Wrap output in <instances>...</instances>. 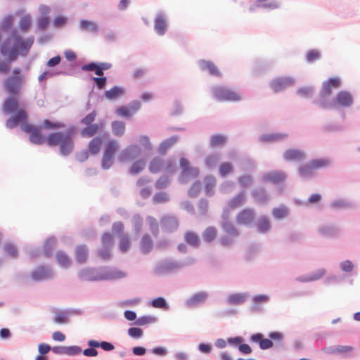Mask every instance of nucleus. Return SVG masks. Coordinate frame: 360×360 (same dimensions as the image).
<instances>
[{
	"instance_id": "nucleus-14",
	"label": "nucleus",
	"mask_w": 360,
	"mask_h": 360,
	"mask_svg": "<svg viewBox=\"0 0 360 360\" xmlns=\"http://www.w3.org/2000/svg\"><path fill=\"white\" fill-rule=\"evenodd\" d=\"M141 108L140 102L135 101L130 103L128 105L121 106L117 108V115L124 117H131Z\"/></svg>"
},
{
	"instance_id": "nucleus-57",
	"label": "nucleus",
	"mask_w": 360,
	"mask_h": 360,
	"mask_svg": "<svg viewBox=\"0 0 360 360\" xmlns=\"http://www.w3.org/2000/svg\"><path fill=\"white\" fill-rule=\"evenodd\" d=\"M228 301L230 304H238L245 302V297L240 294H234L229 297Z\"/></svg>"
},
{
	"instance_id": "nucleus-20",
	"label": "nucleus",
	"mask_w": 360,
	"mask_h": 360,
	"mask_svg": "<svg viewBox=\"0 0 360 360\" xmlns=\"http://www.w3.org/2000/svg\"><path fill=\"white\" fill-rule=\"evenodd\" d=\"M325 273L326 270L324 269H319L309 274L299 276L296 278V280L302 283L314 281L320 279L325 274Z\"/></svg>"
},
{
	"instance_id": "nucleus-18",
	"label": "nucleus",
	"mask_w": 360,
	"mask_h": 360,
	"mask_svg": "<svg viewBox=\"0 0 360 360\" xmlns=\"http://www.w3.org/2000/svg\"><path fill=\"white\" fill-rule=\"evenodd\" d=\"M286 178V175L283 172L269 171L264 173L262 176V181L264 182H271L278 184L283 182Z\"/></svg>"
},
{
	"instance_id": "nucleus-24",
	"label": "nucleus",
	"mask_w": 360,
	"mask_h": 360,
	"mask_svg": "<svg viewBox=\"0 0 360 360\" xmlns=\"http://www.w3.org/2000/svg\"><path fill=\"white\" fill-rule=\"evenodd\" d=\"M200 68L202 70H207L212 75L219 77L221 76L220 71L214 63L208 60H201L200 62Z\"/></svg>"
},
{
	"instance_id": "nucleus-43",
	"label": "nucleus",
	"mask_w": 360,
	"mask_h": 360,
	"mask_svg": "<svg viewBox=\"0 0 360 360\" xmlns=\"http://www.w3.org/2000/svg\"><path fill=\"white\" fill-rule=\"evenodd\" d=\"M245 200V196L244 193H240L238 195L233 198L229 203V207L231 209H236L240 207Z\"/></svg>"
},
{
	"instance_id": "nucleus-41",
	"label": "nucleus",
	"mask_w": 360,
	"mask_h": 360,
	"mask_svg": "<svg viewBox=\"0 0 360 360\" xmlns=\"http://www.w3.org/2000/svg\"><path fill=\"white\" fill-rule=\"evenodd\" d=\"M42 127L46 129L53 130L65 127V124L60 122H51L49 120H44L42 122Z\"/></svg>"
},
{
	"instance_id": "nucleus-1",
	"label": "nucleus",
	"mask_w": 360,
	"mask_h": 360,
	"mask_svg": "<svg viewBox=\"0 0 360 360\" xmlns=\"http://www.w3.org/2000/svg\"><path fill=\"white\" fill-rule=\"evenodd\" d=\"M34 39L32 37L23 39L15 33L4 41L0 46V51L3 56L7 57L8 61H15L19 54L26 56L30 49Z\"/></svg>"
},
{
	"instance_id": "nucleus-17",
	"label": "nucleus",
	"mask_w": 360,
	"mask_h": 360,
	"mask_svg": "<svg viewBox=\"0 0 360 360\" xmlns=\"http://www.w3.org/2000/svg\"><path fill=\"white\" fill-rule=\"evenodd\" d=\"M252 196L255 202L261 205H266L270 200V197L265 188L260 186L252 191Z\"/></svg>"
},
{
	"instance_id": "nucleus-26",
	"label": "nucleus",
	"mask_w": 360,
	"mask_h": 360,
	"mask_svg": "<svg viewBox=\"0 0 360 360\" xmlns=\"http://www.w3.org/2000/svg\"><path fill=\"white\" fill-rule=\"evenodd\" d=\"M86 127L81 130V135L84 138L93 137L101 129L102 125L98 124H94L86 125Z\"/></svg>"
},
{
	"instance_id": "nucleus-52",
	"label": "nucleus",
	"mask_w": 360,
	"mask_h": 360,
	"mask_svg": "<svg viewBox=\"0 0 360 360\" xmlns=\"http://www.w3.org/2000/svg\"><path fill=\"white\" fill-rule=\"evenodd\" d=\"M232 170L233 167L229 162H224L221 164L219 167V174L222 176H225L231 174Z\"/></svg>"
},
{
	"instance_id": "nucleus-63",
	"label": "nucleus",
	"mask_w": 360,
	"mask_h": 360,
	"mask_svg": "<svg viewBox=\"0 0 360 360\" xmlns=\"http://www.w3.org/2000/svg\"><path fill=\"white\" fill-rule=\"evenodd\" d=\"M156 319L152 316H142L138 319L136 323L140 326L148 325L155 321Z\"/></svg>"
},
{
	"instance_id": "nucleus-5",
	"label": "nucleus",
	"mask_w": 360,
	"mask_h": 360,
	"mask_svg": "<svg viewBox=\"0 0 360 360\" xmlns=\"http://www.w3.org/2000/svg\"><path fill=\"white\" fill-rule=\"evenodd\" d=\"M124 276V272L117 269L98 271L92 269H85L79 274V276L82 281H91L117 279L123 278Z\"/></svg>"
},
{
	"instance_id": "nucleus-31",
	"label": "nucleus",
	"mask_w": 360,
	"mask_h": 360,
	"mask_svg": "<svg viewBox=\"0 0 360 360\" xmlns=\"http://www.w3.org/2000/svg\"><path fill=\"white\" fill-rule=\"evenodd\" d=\"M285 160H300L304 158V153L297 149H287L283 153Z\"/></svg>"
},
{
	"instance_id": "nucleus-27",
	"label": "nucleus",
	"mask_w": 360,
	"mask_h": 360,
	"mask_svg": "<svg viewBox=\"0 0 360 360\" xmlns=\"http://www.w3.org/2000/svg\"><path fill=\"white\" fill-rule=\"evenodd\" d=\"M319 233L324 237H335L339 233V229L333 225H326L319 229Z\"/></svg>"
},
{
	"instance_id": "nucleus-21",
	"label": "nucleus",
	"mask_w": 360,
	"mask_h": 360,
	"mask_svg": "<svg viewBox=\"0 0 360 360\" xmlns=\"http://www.w3.org/2000/svg\"><path fill=\"white\" fill-rule=\"evenodd\" d=\"M288 136L285 133H271L264 134L259 137V141L262 142H277Z\"/></svg>"
},
{
	"instance_id": "nucleus-45",
	"label": "nucleus",
	"mask_w": 360,
	"mask_h": 360,
	"mask_svg": "<svg viewBox=\"0 0 360 360\" xmlns=\"http://www.w3.org/2000/svg\"><path fill=\"white\" fill-rule=\"evenodd\" d=\"M79 26L82 30L91 32H96L98 30L97 25L91 21L82 20L79 23Z\"/></svg>"
},
{
	"instance_id": "nucleus-15",
	"label": "nucleus",
	"mask_w": 360,
	"mask_h": 360,
	"mask_svg": "<svg viewBox=\"0 0 360 360\" xmlns=\"http://www.w3.org/2000/svg\"><path fill=\"white\" fill-rule=\"evenodd\" d=\"M294 79L290 77H278L271 80L269 83L270 87L274 92L277 93L283 91L286 87L292 85Z\"/></svg>"
},
{
	"instance_id": "nucleus-50",
	"label": "nucleus",
	"mask_w": 360,
	"mask_h": 360,
	"mask_svg": "<svg viewBox=\"0 0 360 360\" xmlns=\"http://www.w3.org/2000/svg\"><path fill=\"white\" fill-rule=\"evenodd\" d=\"M330 206L331 207L335 209H342L346 207H350L352 206V204L344 199H338L332 201L330 202Z\"/></svg>"
},
{
	"instance_id": "nucleus-4",
	"label": "nucleus",
	"mask_w": 360,
	"mask_h": 360,
	"mask_svg": "<svg viewBox=\"0 0 360 360\" xmlns=\"http://www.w3.org/2000/svg\"><path fill=\"white\" fill-rule=\"evenodd\" d=\"M74 133L73 128H69L65 131L51 133L46 137V143L51 147L58 146L61 155H68L74 148Z\"/></svg>"
},
{
	"instance_id": "nucleus-34",
	"label": "nucleus",
	"mask_w": 360,
	"mask_h": 360,
	"mask_svg": "<svg viewBox=\"0 0 360 360\" xmlns=\"http://www.w3.org/2000/svg\"><path fill=\"white\" fill-rule=\"evenodd\" d=\"M124 93L123 88L113 86L105 92V96L108 99L112 100L120 97Z\"/></svg>"
},
{
	"instance_id": "nucleus-8",
	"label": "nucleus",
	"mask_w": 360,
	"mask_h": 360,
	"mask_svg": "<svg viewBox=\"0 0 360 360\" xmlns=\"http://www.w3.org/2000/svg\"><path fill=\"white\" fill-rule=\"evenodd\" d=\"M112 230L114 233L119 236V248L123 253L127 252L131 247V241L130 236L124 233V226L122 222L117 221L112 224Z\"/></svg>"
},
{
	"instance_id": "nucleus-10",
	"label": "nucleus",
	"mask_w": 360,
	"mask_h": 360,
	"mask_svg": "<svg viewBox=\"0 0 360 360\" xmlns=\"http://www.w3.org/2000/svg\"><path fill=\"white\" fill-rule=\"evenodd\" d=\"M21 129L26 133H30V141L34 144L41 145L46 142V137H44L38 127H36L27 121L21 124Z\"/></svg>"
},
{
	"instance_id": "nucleus-36",
	"label": "nucleus",
	"mask_w": 360,
	"mask_h": 360,
	"mask_svg": "<svg viewBox=\"0 0 360 360\" xmlns=\"http://www.w3.org/2000/svg\"><path fill=\"white\" fill-rule=\"evenodd\" d=\"M257 1L259 4V5H258V6L262 8L266 9V10L271 11V10L277 9L280 7V4L276 0H272L269 2H267L269 0H257Z\"/></svg>"
},
{
	"instance_id": "nucleus-53",
	"label": "nucleus",
	"mask_w": 360,
	"mask_h": 360,
	"mask_svg": "<svg viewBox=\"0 0 360 360\" xmlns=\"http://www.w3.org/2000/svg\"><path fill=\"white\" fill-rule=\"evenodd\" d=\"M113 243V237L110 233H104L101 237V244L103 247L111 248Z\"/></svg>"
},
{
	"instance_id": "nucleus-29",
	"label": "nucleus",
	"mask_w": 360,
	"mask_h": 360,
	"mask_svg": "<svg viewBox=\"0 0 360 360\" xmlns=\"http://www.w3.org/2000/svg\"><path fill=\"white\" fill-rule=\"evenodd\" d=\"M56 261L58 265L65 269L68 268L72 263L70 257L63 251L57 252L56 255Z\"/></svg>"
},
{
	"instance_id": "nucleus-32",
	"label": "nucleus",
	"mask_w": 360,
	"mask_h": 360,
	"mask_svg": "<svg viewBox=\"0 0 360 360\" xmlns=\"http://www.w3.org/2000/svg\"><path fill=\"white\" fill-rule=\"evenodd\" d=\"M155 30L160 35H163L166 32L167 23L162 15H158L155 18Z\"/></svg>"
},
{
	"instance_id": "nucleus-6",
	"label": "nucleus",
	"mask_w": 360,
	"mask_h": 360,
	"mask_svg": "<svg viewBox=\"0 0 360 360\" xmlns=\"http://www.w3.org/2000/svg\"><path fill=\"white\" fill-rule=\"evenodd\" d=\"M141 146L131 145L123 150L119 155L120 161H127L139 156L143 150L150 151L152 149L151 143L147 136L140 137Z\"/></svg>"
},
{
	"instance_id": "nucleus-13",
	"label": "nucleus",
	"mask_w": 360,
	"mask_h": 360,
	"mask_svg": "<svg viewBox=\"0 0 360 360\" xmlns=\"http://www.w3.org/2000/svg\"><path fill=\"white\" fill-rule=\"evenodd\" d=\"M335 109L338 107L349 108L354 103V98L352 94L347 90H341L337 93L334 97Z\"/></svg>"
},
{
	"instance_id": "nucleus-49",
	"label": "nucleus",
	"mask_w": 360,
	"mask_h": 360,
	"mask_svg": "<svg viewBox=\"0 0 360 360\" xmlns=\"http://www.w3.org/2000/svg\"><path fill=\"white\" fill-rule=\"evenodd\" d=\"M226 138L220 134L214 135L211 138V146L213 147L221 146L226 143Z\"/></svg>"
},
{
	"instance_id": "nucleus-56",
	"label": "nucleus",
	"mask_w": 360,
	"mask_h": 360,
	"mask_svg": "<svg viewBox=\"0 0 360 360\" xmlns=\"http://www.w3.org/2000/svg\"><path fill=\"white\" fill-rule=\"evenodd\" d=\"M31 18L30 15H25L21 18L20 20V27L23 31H27L29 30L31 25Z\"/></svg>"
},
{
	"instance_id": "nucleus-42",
	"label": "nucleus",
	"mask_w": 360,
	"mask_h": 360,
	"mask_svg": "<svg viewBox=\"0 0 360 360\" xmlns=\"http://www.w3.org/2000/svg\"><path fill=\"white\" fill-rule=\"evenodd\" d=\"M321 130L326 133L340 132L344 130V127L339 124L330 123L323 126Z\"/></svg>"
},
{
	"instance_id": "nucleus-12",
	"label": "nucleus",
	"mask_w": 360,
	"mask_h": 360,
	"mask_svg": "<svg viewBox=\"0 0 360 360\" xmlns=\"http://www.w3.org/2000/svg\"><path fill=\"white\" fill-rule=\"evenodd\" d=\"M213 94L214 97L219 101H237L240 99L238 93L224 86L214 88Z\"/></svg>"
},
{
	"instance_id": "nucleus-58",
	"label": "nucleus",
	"mask_w": 360,
	"mask_h": 360,
	"mask_svg": "<svg viewBox=\"0 0 360 360\" xmlns=\"http://www.w3.org/2000/svg\"><path fill=\"white\" fill-rule=\"evenodd\" d=\"M145 162L143 160L137 161L133 164L130 169V172L134 174H138L143 170Z\"/></svg>"
},
{
	"instance_id": "nucleus-25",
	"label": "nucleus",
	"mask_w": 360,
	"mask_h": 360,
	"mask_svg": "<svg viewBox=\"0 0 360 360\" xmlns=\"http://www.w3.org/2000/svg\"><path fill=\"white\" fill-rule=\"evenodd\" d=\"M51 276V270L45 266H39V268L35 269L32 274V278L37 281L48 278Z\"/></svg>"
},
{
	"instance_id": "nucleus-22",
	"label": "nucleus",
	"mask_w": 360,
	"mask_h": 360,
	"mask_svg": "<svg viewBox=\"0 0 360 360\" xmlns=\"http://www.w3.org/2000/svg\"><path fill=\"white\" fill-rule=\"evenodd\" d=\"M102 146L103 139L99 136L94 137L89 143L88 152L93 155H97L100 152Z\"/></svg>"
},
{
	"instance_id": "nucleus-54",
	"label": "nucleus",
	"mask_w": 360,
	"mask_h": 360,
	"mask_svg": "<svg viewBox=\"0 0 360 360\" xmlns=\"http://www.w3.org/2000/svg\"><path fill=\"white\" fill-rule=\"evenodd\" d=\"M162 166V162L158 158L153 159L149 166V169L153 173H156L160 170Z\"/></svg>"
},
{
	"instance_id": "nucleus-11",
	"label": "nucleus",
	"mask_w": 360,
	"mask_h": 360,
	"mask_svg": "<svg viewBox=\"0 0 360 360\" xmlns=\"http://www.w3.org/2000/svg\"><path fill=\"white\" fill-rule=\"evenodd\" d=\"M323 352L329 355H340L344 358H349L352 356L354 348L349 345H333L325 347Z\"/></svg>"
},
{
	"instance_id": "nucleus-30",
	"label": "nucleus",
	"mask_w": 360,
	"mask_h": 360,
	"mask_svg": "<svg viewBox=\"0 0 360 360\" xmlns=\"http://www.w3.org/2000/svg\"><path fill=\"white\" fill-rule=\"evenodd\" d=\"M268 337L272 341L274 340L276 342V345H275L276 349H278V348L284 349V347H285L284 343H283L284 335L283 333L279 332V331H272L268 334Z\"/></svg>"
},
{
	"instance_id": "nucleus-48",
	"label": "nucleus",
	"mask_w": 360,
	"mask_h": 360,
	"mask_svg": "<svg viewBox=\"0 0 360 360\" xmlns=\"http://www.w3.org/2000/svg\"><path fill=\"white\" fill-rule=\"evenodd\" d=\"M272 213L275 218L281 219L287 216L288 209L285 206L282 205L281 207L274 208Z\"/></svg>"
},
{
	"instance_id": "nucleus-62",
	"label": "nucleus",
	"mask_w": 360,
	"mask_h": 360,
	"mask_svg": "<svg viewBox=\"0 0 360 360\" xmlns=\"http://www.w3.org/2000/svg\"><path fill=\"white\" fill-rule=\"evenodd\" d=\"M4 250L6 253L13 258L16 257L18 255L17 248L12 244H6L4 247Z\"/></svg>"
},
{
	"instance_id": "nucleus-55",
	"label": "nucleus",
	"mask_w": 360,
	"mask_h": 360,
	"mask_svg": "<svg viewBox=\"0 0 360 360\" xmlns=\"http://www.w3.org/2000/svg\"><path fill=\"white\" fill-rule=\"evenodd\" d=\"M176 137H172L164 141L160 146V150H161V152L165 153L166 150L170 148L172 146H173L176 142Z\"/></svg>"
},
{
	"instance_id": "nucleus-47",
	"label": "nucleus",
	"mask_w": 360,
	"mask_h": 360,
	"mask_svg": "<svg viewBox=\"0 0 360 360\" xmlns=\"http://www.w3.org/2000/svg\"><path fill=\"white\" fill-rule=\"evenodd\" d=\"M309 162H311L312 167H314V169L321 167H326L330 164L329 160L325 158L312 159Z\"/></svg>"
},
{
	"instance_id": "nucleus-23",
	"label": "nucleus",
	"mask_w": 360,
	"mask_h": 360,
	"mask_svg": "<svg viewBox=\"0 0 360 360\" xmlns=\"http://www.w3.org/2000/svg\"><path fill=\"white\" fill-rule=\"evenodd\" d=\"M257 231L260 233H268L271 228L270 221L266 216L260 217L256 224Z\"/></svg>"
},
{
	"instance_id": "nucleus-9",
	"label": "nucleus",
	"mask_w": 360,
	"mask_h": 360,
	"mask_svg": "<svg viewBox=\"0 0 360 360\" xmlns=\"http://www.w3.org/2000/svg\"><path fill=\"white\" fill-rule=\"evenodd\" d=\"M118 148L119 143L115 140H110L105 144L102 158V167L103 169H108L112 165L113 157Z\"/></svg>"
},
{
	"instance_id": "nucleus-39",
	"label": "nucleus",
	"mask_w": 360,
	"mask_h": 360,
	"mask_svg": "<svg viewBox=\"0 0 360 360\" xmlns=\"http://www.w3.org/2000/svg\"><path fill=\"white\" fill-rule=\"evenodd\" d=\"M54 323L64 324L68 322V312L66 311H58L55 313L53 317Z\"/></svg>"
},
{
	"instance_id": "nucleus-28",
	"label": "nucleus",
	"mask_w": 360,
	"mask_h": 360,
	"mask_svg": "<svg viewBox=\"0 0 360 360\" xmlns=\"http://www.w3.org/2000/svg\"><path fill=\"white\" fill-rule=\"evenodd\" d=\"M207 298V293L205 292H200L194 294L186 302L187 304L193 307L203 303Z\"/></svg>"
},
{
	"instance_id": "nucleus-60",
	"label": "nucleus",
	"mask_w": 360,
	"mask_h": 360,
	"mask_svg": "<svg viewBox=\"0 0 360 360\" xmlns=\"http://www.w3.org/2000/svg\"><path fill=\"white\" fill-rule=\"evenodd\" d=\"M201 190V184L200 181L195 182L188 190V195L191 197H195Z\"/></svg>"
},
{
	"instance_id": "nucleus-2",
	"label": "nucleus",
	"mask_w": 360,
	"mask_h": 360,
	"mask_svg": "<svg viewBox=\"0 0 360 360\" xmlns=\"http://www.w3.org/2000/svg\"><path fill=\"white\" fill-rule=\"evenodd\" d=\"M341 85V79L338 77H333L324 81L318 97L313 100L312 103L324 110L335 109L334 97L330 98V96L332 94L333 88L338 89Z\"/></svg>"
},
{
	"instance_id": "nucleus-35",
	"label": "nucleus",
	"mask_w": 360,
	"mask_h": 360,
	"mask_svg": "<svg viewBox=\"0 0 360 360\" xmlns=\"http://www.w3.org/2000/svg\"><path fill=\"white\" fill-rule=\"evenodd\" d=\"M314 92L315 88L313 86H302L297 90V94L305 98H311Z\"/></svg>"
},
{
	"instance_id": "nucleus-33",
	"label": "nucleus",
	"mask_w": 360,
	"mask_h": 360,
	"mask_svg": "<svg viewBox=\"0 0 360 360\" xmlns=\"http://www.w3.org/2000/svg\"><path fill=\"white\" fill-rule=\"evenodd\" d=\"M153 248V241L151 238L148 234H145L142 236L140 241V248L141 251L147 254Z\"/></svg>"
},
{
	"instance_id": "nucleus-3",
	"label": "nucleus",
	"mask_w": 360,
	"mask_h": 360,
	"mask_svg": "<svg viewBox=\"0 0 360 360\" xmlns=\"http://www.w3.org/2000/svg\"><path fill=\"white\" fill-rule=\"evenodd\" d=\"M3 110L6 114L14 115L6 122L8 129H13L27 120V113L24 108H20V102L16 97L10 96L4 102Z\"/></svg>"
},
{
	"instance_id": "nucleus-61",
	"label": "nucleus",
	"mask_w": 360,
	"mask_h": 360,
	"mask_svg": "<svg viewBox=\"0 0 360 360\" xmlns=\"http://www.w3.org/2000/svg\"><path fill=\"white\" fill-rule=\"evenodd\" d=\"M96 117V112L95 110H94L91 113L88 114L85 117H84L81 120V123L85 125L94 124L93 122H94Z\"/></svg>"
},
{
	"instance_id": "nucleus-38",
	"label": "nucleus",
	"mask_w": 360,
	"mask_h": 360,
	"mask_svg": "<svg viewBox=\"0 0 360 360\" xmlns=\"http://www.w3.org/2000/svg\"><path fill=\"white\" fill-rule=\"evenodd\" d=\"M314 167L310 162H309L305 165L300 166L298 169V174L300 177L306 178L309 177L313 174Z\"/></svg>"
},
{
	"instance_id": "nucleus-7",
	"label": "nucleus",
	"mask_w": 360,
	"mask_h": 360,
	"mask_svg": "<svg viewBox=\"0 0 360 360\" xmlns=\"http://www.w3.org/2000/svg\"><path fill=\"white\" fill-rule=\"evenodd\" d=\"M20 73V69L15 68L13 71V75L5 80L4 87L9 94L17 95L20 93L23 81V76Z\"/></svg>"
},
{
	"instance_id": "nucleus-64",
	"label": "nucleus",
	"mask_w": 360,
	"mask_h": 360,
	"mask_svg": "<svg viewBox=\"0 0 360 360\" xmlns=\"http://www.w3.org/2000/svg\"><path fill=\"white\" fill-rule=\"evenodd\" d=\"M169 200V196L166 193H156L153 197V201L155 203L165 202Z\"/></svg>"
},
{
	"instance_id": "nucleus-19",
	"label": "nucleus",
	"mask_w": 360,
	"mask_h": 360,
	"mask_svg": "<svg viewBox=\"0 0 360 360\" xmlns=\"http://www.w3.org/2000/svg\"><path fill=\"white\" fill-rule=\"evenodd\" d=\"M75 257L78 264H84L89 257L88 248L85 245H77L75 250Z\"/></svg>"
},
{
	"instance_id": "nucleus-16",
	"label": "nucleus",
	"mask_w": 360,
	"mask_h": 360,
	"mask_svg": "<svg viewBox=\"0 0 360 360\" xmlns=\"http://www.w3.org/2000/svg\"><path fill=\"white\" fill-rule=\"evenodd\" d=\"M252 342L258 344L262 350H266L274 347V342L269 338H265L261 333L252 334L250 337Z\"/></svg>"
},
{
	"instance_id": "nucleus-40",
	"label": "nucleus",
	"mask_w": 360,
	"mask_h": 360,
	"mask_svg": "<svg viewBox=\"0 0 360 360\" xmlns=\"http://www.w3.org/2000/svg\"><path fill=\"white\" fill-rule=\"evenodd\" d=\"M217 229L213 226L207 228L202 233L204 240L208 243H210L213 240H214V238L217 237Z\"/></svg>"
},
{
	"instance_id": "nucleus-37",
	"label": "nucleus",
	"mask_w": 360,
	"mask_h": 360,
	"mask_svg": "<svg viewBox=\"0 0 360 360\" xmlns=\"http://www.w3.org/2000/svg\"><path fill=\"white\" fill-rule=\"evenodd\" d=\"M112 131L116 136H122L125 132V124L121 121H114L112 122Z\"/></svg>"
},
{
	"instance_id": "nucleus-44",
	"label": "nucleus",
	"mask_w": 360,
	"mask_h": 360,
	"mask_svg": "<svg viewBox=\"0 0 360 360\" xmlns=\"http://www.w3.org/2000/svg\"><path fill=\"white\" fill-rule=\"evenodd\" d=\"M216 184V179L213 176H207L205 179V190L208 195L213 194V189Z\"/></svg>"
},
{
	"instance_id": "nucleus-46",
	"label": "nucleus",
	"mask_w": 360,
	"mask_h": 360,
	"mask_svg": "<svg viewBox=\"0 0 360 360\" xmlns=\"http://www.w3.org/2000/svg\"><path fill=\"white\" fill-rule=\"evenodd\" d=\"M186 241L192 246L196 247L200 243L198 236L194 232H187L185 235Z\"/></svg>"
},
{
	"instance_id": "nucleus-59",
	"label": "nucleus",
	"mask_w": 360,
	"mask_h": 360,
	"mask_svg": "<svg viewBox=\"0 0 360 360\" xmlns=\"http://www.w3.org/2000/svg\"><path fill=\"white\" fill-rule=\"evenodd\" d=\"M56 245V240L53 238L47 240L44 245V250L47 256H50Z\"/></svg>"
},
{
	"instance_id": "nucleus-51",
	"label": "nucleus",
	"mask_w": 360,
	"mask_h": 360,
	"mask_svg": "<svg viewBox=\"0 0 360 360\" xmlns=\"http://www.w3.org/2000/svg\"><path fill=\"white\" fill-rule=\"evenodd\" d=\"M321 57V54L319 51L312 49L307 52L306 55V61L307 63H311L315 60L320 59Z\"/></svg>"
}]
</instances>
